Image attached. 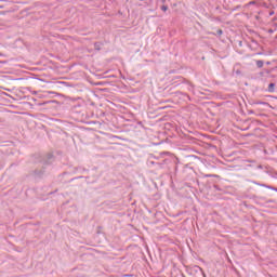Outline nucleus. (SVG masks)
Segmentation results:
<instances>
[{
	"label": "nucleus",
	"mask_w": 277,
	"mask_h": 277,
	"mask_svg": "<svg viewBox=\"0 0 277 277\" xmlns=\"http://www.w3.org/2000/svg\"><path fill=\"white\" fill-rule=\"evenodd\" d=\"M274 88H276V84L275 83H271L268 85V92H274Z\"/></svg>",
	"instance_id": "obj_1"
},
{
	"label": "nucleus",
	"mask_w": 277,
	"mask_h": 277,
	"mask_svg": "<svg viewBox=\"0 0 277 277\" xmlns=\"http://www.w3.org/2000/svg\"><path fill=\"white\" fill-rule=\"evenodd\" d=\"M256 66L258 68H263V61H258Z\"/></svg>",
	"instance_id": "obj_2"
},
{
	"label": "nucleus",
	"mask_w": 277,
	"mask_h": 277,
	"mask_svg": "<svg viewBox=\"0 0 277 277\" xmlns=\"http://www.w3.org/2000/svg\"><path fill=\"white\" fill-rule=\"evenodd\" d=\"M161 11L162 12H168V6H166V5L161 6Z\"/></svg>",
	"instance_id": "obj_3"
},
{
	"label": "nucleus",
	"mask_w": 277,
	"mask_h": 277,
	"mask_svg": "<svg viewBox=\"0 0 277 277\" xmlns=\"http://www.w3.org/2000/svg\"><path fill=\"white\" fill-rule=\"evenodd\" d=\"M249 5H254V1L250 2Z\"/></svg>",
	"instance_id": "obj_4"
},
{
	"label": "nucleus",
	"mask_w": 277,
	"mask_h": 277,
	"mask_svg": "<svg viewBox=\"0 0 277 277\" xmlns=\"http://www.w3.org/2000/svg\"><path fill=\"white\" fill-rule=\"evenodd\" d=\"M219 34H222V30H219Z\"/></svg>",
	"instance_id": "obj_5"
}]
</instances>
